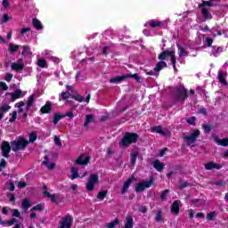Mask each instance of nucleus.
Wrapping results in <instances>:
<instances>
[{"label":"nucleus","mask_w":228,"mask_h":228,"mask_svg":"<svg viewBox=\"0 0 228 228\" xmlns=\"http://www.w3.org/2000/svg\"><path fill=\"white\" fill-rule=\"evenodd\" d=\"M187 186H188V183H186L184 181H181L178 184L179 190H183V188H187Z\"/></svg>","instance_id":"50"},{"label":"nucleus","mask_w":228,"mask_h":228,"mask_svg":"<svg viewBox=\"0 0 228 228\" xmlns=\"http://www.w3.org/2000/svg\"><path fill=\"white\" fill-rule=\"evenodd\" d=\"M221 53H224V47L216 45L210 46L211 56H215L216 58V56H220Z\"/></svg>","instance_id":"14"},{"label":"nucleus","mask_w":228,"mask_h":228,"mask_svg":"<svg viewBox=\"0 0 228 228\" xmlns=\"http://www.w3.org/2000/svg\"><path fill=\"white\" fill-rule=\"evenodd\" d=\"M32 23H33L34 28H36V29L40 30V29L44 28V27H42V21H40L37 19H33Z\"/></svg>","instance_id":"30"},{"label":"nucleus","mask_w":228,"mask_h":228,"mask_svg":"<svg viewBox=\"0 0 228 228\" xmlns=\"http://www.w3.org/2000/svg\"><path fill=\"white\" fill-rule=\"evenodd\" d=\"M179 204H181V201L179 200L174 201L171 208V213H175V215H179Z\"/></svg>","instance_id":"25"},{"label":"nucleus","mask_w":228,"mask_h":228,"mask_svg":"<svg viewBox=\"0 0 228 228\" xmlns=\"http://www.w3.org/2000/svg\"><path fill=\"white\" fill-rule=\"evenodd\" d=\"M134 227V220L133 219V216L128 215L125 218V226L124 228H133Z\"/></svg>","instance_id":"19"},{"label":"nucleus","mask_w":228,"mask_h":228,"mask_svg":"<svg viewBox=\"0 0 228 228\" xmlns=\"http://www.w3.org/2000/svg\"><path fill=\"white\" fill-rule=\"evenodd\" d=\"M136 142H138V134L126 132L121 139L119 145L121 147H129V145L136 143Z\"/></svg>","instance_id":"3"},{"label":"nucleus","mask_w":228,"mask_h":228,"mask_svg":"<svg viewBox=\"0 0 228 228\" xmlns=\"http://www.w3.org/2000/svg\"><path fill=\"white\" fill-rule=\"evenodd\" d=\"M175 98L178 102H183L188 99V91L184 88V86H180L176 88Z\"/></svg>","instance_id":"8"},{"label":"nucleus","mask_w":228,"mask_h":228,"mask_svg":"<svg viewBox=\"0 0 228 228\" xmlns=\"http://www.w3.org/2000/svg\"><path fill=\"white\" fill-rule=\"evenodd\" d=\"M206 44H207L208 47H211V45L213 44V39L211 37H206Z\"/></svg>","instance_id":"60"},{"label":"nucleus","mask_w":228,"mask_h":228,"mask_svg":"<svg viewBox=\"0 0 228 228\" xmlns=\"http://www.w3.org/2000/svg\"><path fill=\"white\" fill-rule=\"evenodd\" d=\"M21 208L24 211H28V209L31 208V202H29V200H23V201L21 202Z\"/></svg>","instance_id":"31"},{"label":"nucleus","mask_w":228,"mask_h":228,"mask_svg":"<svg viewBox=\"0 0 228 228\" xmlns=\"http://www.w3.org/2000/svg\"><path fill=\"white\" fill-rule=\"evenodd\" d=\"M202 128L204 129V132H205L207 134H209V133H211V126H210L209 125L203 124V125H202Z\"/></svg>","instance_id":"45"},{"label":"nucleus","mask_w":228,"mask_h":228,"mask_svg":"<svg viewBox=\"0 0 228 228\" xmlns=\"http://www.w3.org/2000/svg\"><path fill=\"white\" fill-rule=\"evenodd\" d=\"M17 120V111L12 112V118L9 119V122H15Z\"/></svg>","instance_id":"58"},{"label":"nucleus","mask_w":228,"mask_h":228,"mask_svg":"<svg viewBox=\"0 0 228 228\" xmlns=\"http://www.w3.org/2000/svg\"><path fill=\"white\" fill-rule=\"evenodd\" d=\"M43 210H44V205L42 204H38L30 209V211H43Z\"/></svg>","instance_id":"46"},{"label":"nucleus","mask_w":228,"mask_h":228,"mask_svg":"<svg viewBox=\"0 0 228 228\" xmlns=\"http://www.w3.org/2000/svg\"><path fill=\"white\" fill-rule=\"evenodd\" d=\"M133 183V178H128L123 184V188L121 190V195H126V191L129 190L131 183Z\"/></svg>","instance_id":"23"},{"label":"nucleus","mask_w":228,"mask_h":228,"mask_svg":"<svg viewBox=\"0 0 228 228\" xmlns=\"http://www.w3.org/2000/svg\"><path fill=\"white\" fill-rule=\"evenodd\" d=\"M52 61H53V63H55V65H58V63H60L61 60L58 57H51Z\"/></svg>","instance_id":"63"},{"label":"nucleus","mask_w":228,"mask_h":228,"mask_svg":"<svg viewBox=\"0 0 228 228\" xmlns=\"http://www.w3.org/2000/svg\"><path fill=\"white\" fill-rule=\"evenodd\" d=\"M28 143H29V142L26 141L24 138H20L12 142L11 146L8 142L4 141L3 142L1 146L2 154L4 158H10V151H13V152L23 151V149H26V147H28Z\"/></svg>","instance_id":"1"},{"label":"nucleus","mask_w":228,"mask_h":228,"mask_svg":"<svg viewBox=\"0 0 228 228\" xmlns=\"http://www.w3.org/2000/svg\"><path fill=\"white\" fill-rule=\"evenodd\" d=\"M51 158H53V154L45 156V159L42 162V165L46 167V168H48V170H54L56 164H54L53 162H49V161H51Z\"/></svg>","instance_id":"13"},{"label":"nucleus","mask_w":228,"mask_h":228,"mask_svg":"<svg viewBox=\"0 0 228 228\" xmlns=\"http://www.w3.org/2000/svg\"><path fill=\"white\" fill-rule=\"evenodd\" d=\"M127 77H133L134 79H135L136 81H140V77L138 76V74H134V75H123L120 77H116L114 78H111L110 80V83H120V81H124V79H127Z\"/></svg>","instance_id":"12"},{"label":"nucleus","mask_w":228,"mask_h":228,"mask_svg":"<svg viewBox=\"0 0 228 228\" xmlns=\"http://www.w3.org/2000/svg\"><path fill=\"white\" fill-rule=\"evenodd\" d=\"M216 216V212H215V211L209 212L207 215V220H208V222H211V220H213Z\"/></svg>","instance_id":"43"},{"label":"nucleus","mask_w":228,"mask_h":228,"mask_svg":"<svg viewBox=\"0 0 228 228\" xmlns=\"http://www.w3.org/2000/svg\"><path fill=\"white\" fill-rule=\"evenodd\" d=\"M152 131L153 133H158L159 134H161V136H167V132L163 131V129L159 126H153Z\"/></svg>","instance_id":"29"},{"label":"nucleus","mask_w":228,"mask_h":228,"mask_svg":"<svg viewBox=\"0 0 228 228\" xmlns=\"http://www.w3.org/2000/svg\"><path fill=\"white\" fill-rule=\"evenodd\" d=\"M220 4V0H209V1H202V3L199 5L201 8V13L205 20L208 19H211V12L206 8V6H218Z\"/></svg>","instance_id":"2"},{"label":"nucleus","mask_w":228,"mask_h":228,"mask_svg":"<svg viewBox=\"0 0 228 228\" xmlns=\"http://www.w3.org/2000/svg\"><path fill=\"white\" fill-rule=\"evenodd\" d=\"M18 109H19V113H22L24 111V110L22 108H24V106H26V104L24 103V102H20L17 103Z\"/></svg>","instance_id":"48"},{"label":"nucleus","mask_w":228,"mask_h":228,"mask_svg":"<svg viewBox=\"0 0 228 228\" xmlns=\"http://www.w3.org/2000/svg\"><path fill=\"white\" fill-rule=\"evenodd\" d=\"M167 68V62L161 61L157 63L156 67L154 68L155 72H159L163 70V69Z\"/></svg>","instance_id":"26"},{"label":"nucleus","mask_w":228,"mask_h":228,"mask_svg":"<svg viewBox=\"0 0 228 228\" xmlns=\"http://www.w3.org/2000/svg\"><path fill=\"white\" fill-rule=\"evenodd\" d=\"M192 204H194V206L199 208V206H201L202 204V200H199V199L193 200Z\"/></svg>","instance_id":"56"},{"label":"nucleus","mask_w":228,"mask_h":228,"mask_svg":"<svg viewBox=\"0 0 228 228\" xmlns=\"http://www.w3.org/2000/svg\"><path fill=\"white\" fill-rule=\"evenodd\" d=\"M214 141L217 145H221V147H227L228 146V139H220L216 135H213Z\"/></svg>","instance_id":"20"},{"label":"nucleus","mask_w":228,"mask_h":228,"mask_svg":"<svg viewBox=\"0 0 228 228\" xmlns=\"http://www.w3.org/2000/svg\"><path fill=\"white\" fill-rule=\"evenodd\" d=\"M195 120H197L195 117H191L187 119V124H190L191 126H195Z\"/></svg>","instance_id":"53"},{"label":"nucleus","mask_w":228,"mask_h":228,"mask_svg":"<svg viewBox=\"0 0 228 228\" xmlns=\"http://www.w3.org/2000/svg\"><path fill=\"white\" fill-rule=\"evenodd\" d=\"M154 181H156L154 176H150V180L142 181L139 183H136V185H135L136 193H140V191H144L146 190V188H151V186H152V184H154Z\"/></svg>","instance_id":"5"},{"label":"nucleus","mask_w":228,"mask_h":228,"mask_svg":"<svg viewBox=\"0 0 228 228\" xmlns=\"http://www.w3.org/2000/svg\"><path fill=\"white\" fill-rule=\"evenodd\" d=\"M7 224H8V225H13V224H17V219L12 218L11 220H9L7 222Z\"/></svg>","instance_id":"64"},{"label":"nucleus","mask_w":228,"mask_h":228,"mask_svg":"<svg viewBox=\"0 0 228 228\" xmlns=\"http://www.w3.org/2000/svg\"><path fill=\"white\" fill-rule=\"evenodd\" d=\"M5 81H7V83H10V81H12V79H13V74L12 73H7L5 75V77H4Z\"/></svg>","instance_id":"54"},{"label":"nucleus","mask_w":228,"mask_h":228,"mask_svg":"<svg viewBox=\"0 0 228 228\" xmlns=\"http://www.w3.org/2000/svg\"><path fill=\"white\" fill-rule=\"evenodd\" d=\"M53 111V103L46 102V103L40 109V113L43 115L45 113H51Z\"/></svg>","instance_id":"17"},{"label":"nucleus","mask_w":228,"mask_h":228,"mask_svg":"<svg viewBox=\"0 0 228 228\" xmlns=\"http://www.w3.org/2000/svg\"><path fill=\"white\" fill-rule=\"evenodd\" d=\"M90 162V157L86 155H81L77 159V165H88Z\"/></svg>","instance_id":"21"},{"label":"nucleus","mask_w":228,"mask_h":228,"mask_svg":"<svg viewBox=\"0 0 228 228\" xmlns=\"http://www.w3.org/2000/svg\"><path fill=\"white\" fill-rule=\"evenodd\" d=\"M155 220L156 222H161L163 220V212L161 210H158Z\"/></svg>","instance_id":"41"},{"label":"nucleus","mask_w":228,"mask_h":228,"mask_svg":"<svg viewBox=\"0 0 228 228\" xmlns=\"http://www.w3.org/2000/svg\"><path fill=\"white\" fill-rule=\"evenodd\" d=\"M6 97H10L11 101L13 102L14 101H17V99H21V97H24L26 95V92L16 89L13 93H6Z\"/></svg>","instance_id":"11"},{"label":"nucleus","mask_w":228,"mask_h":228,"mask_svg":"<svg viewBox=\"0 0 228 228\" xmlns=\"http://www.w3.org/2000/svg\"><path fill=\"white\" fill-rule=\"evenodd\" d=\"M61 97L62 99H64V101H66V99H69V97H70V94L69 92H62Z\"/></svg>","instance_id":"57"},{"label":"nucleus","mask_w":228,"mask_h":228,"mask_svg":"<svg viewBox=\"0 0 228 228\" xmlns=\"http://www.w3.org/2000/svg\"><path fill=\"white\" fill-rule=\"evenodd\" d=\"M44 197H46V199H50L52 200V202H58V200H60V199H61V196L60 194H51L49 193V191H45L43 192Z\"/></svg>","instance_id":"15"},{"label":"nucleus","mask_w":228,"mask_h":228,"mask_svg":"<svg viewBox=\"0 0 228 228\" xmlns=\"http://www.w3.org/2000/svg\"><path fill=\"white\" fill-rule=\"evenodd\" d=\"M12 70H15L16 72H20L24 69V62L22 60H20L18 62H12L11 64Z\"/></svg>","instance_id":"16"},{"label":"nucleus","mask_w":228,"mask_h":228,"mask_svg":"<svg viewBox=\"0 0 228 228\" xmlns=\"http://www.w3.org/2000/svg\"><path fill=\"white\" fill-rule=\"evenodd\" d=\"M0 90L2 92H6L8 90V86L4 82H0Z\"/></svg>","instance_id":"49"},{"label":"nucleus","mask_w":228,"mask_h":228,"mask_svg":"<svg viewBox=\"0 0 228 228\" xmlns=\"http://www.w3.org/2000/svg\"><path fill=\"white\" fill-rule=\"evenodd\" d=\"M12 17H10L8 14H4L2 18V22L6 23L8 20H11Z\"/></svg>","instance_id":"55"},{"label":"nucleus","mask_w":228,"mask_h":228,"mask_svg":"<svg viewBox=\"0 0 228 228\" xmlns=\"http://www.w3.org/2000/svg\"><path fill=\"white\" fill-rule=\"evenodd\" d=\"M9 110H10V106L3 105L0 107V113H5V111H8Z\"/></svg>","instance_id":"52"},{"label":"nucleus","mask_w":228,"mask_h":228,"mask_svg":"<svg viewBox=\"0 0 228 228\" xmlns=\"http://www.w3.org/2000/svg\"><path fill=\"white\" fill-rule=\"evenodd\" d=\"M54 143L55 145H58V147L61 146V142L60 141V137L58 136L54 137Z\"/></svg>","instance_id":"61"},{"label":"nucleus","mask_w":228,"mask_h":228,"mask_svg":"<svg viewBox=\"0 0 228 228\" xmlns=\"http://www.w3.org/2000/svg\"><path fill=\"white\" fill-rule=\"evenodd\" d=\"M215 168L216 170H220V168H222V165L215 162H208L207 164H205L206 170H213Z\"/></svg>","instance_id":"18"},{"label":"nucleus","mask_w":228,"mask_h":228,"mask_svg":"<svg viewBox=\"0 0 228 228\" xmlns=\"http://www.w3.org/2000/svg\"><path fill=\"white\" fill-rule=\"evenodd\" d=\"M167 56H170L171 58V63L173 65V69L175 70V72H177V68L175 67V63H176V60H175V52L174 51H169L167 50L165 52H162L159 55V60H167Z\"/></svg>","instance_id":"6"},{"label":"nucleus","mask_w":228,"mask_h":228,"mask_svg":"<svg viewBox=\"0 0 228 228\" xmlns=\"http://www.w3.org/2000/svg\"><path fill=\"white\" fill-rule=\"evenodd\" d=\"M168 20L159 21L158 20H151L147 21L144 26H150V28H165L168 24Z\"/></svg>","instance_id":"10"},{"label":"nucleus","mask_w":228,"mask_h":228,"mask_svg":"<svg viewBox=\"0 0 228 228\" xmlns=\"http://www.w3.org/2000/svg\"><path fill=\"white\" fill-rule=\"evenodd\" d=\"M63 118V116L60 115V114H54L53 115V124H58L61 118Z\"/></svg>","instance_id":"42"},{"label":"nucleus","mask_w":228,"mask_h":228,"mask_svg":"<svg viewBox=\"0 0 228 228\" xmlns=\"http://www.w3.org/2000/svg\"><path fill=\"white\" fill-rule=\"evenodd\" d=\"M138 159V151H134L131 152V165L134 167L136 165V159Z\"/></svg>","instance_id":"28"},{"label":"nucleus","mask_w":228,"mask_h":228,"mask_svg":"<svg viewBox=\"0 0 228 228\" xmlns=\"http://www.w3.org/2000/svg\"><path fill=\"white\" fill-rule=\"evenodd\" d=\"M22 49H23V51L21 53L22 56H29V55H31V48H29L28 45H23Z\"/></svg>","instance_id":"33"},{"label":"nucleus","mask_w":228,"mask_h":228,"mask_svg":"<svg viewBox=\"0 0 228 228\" xmlns=\"http://www.w3.org/2000/svg\"><path fill=\"white\" fill-rule=\"evenodd\" d=\"M176 46L178 48L179 58H183V56H188V54H190V53H188V51H186L185 46H183L182 45H179V44H177Z\"/></svg>","instance_id":"22"},{"label":"nucleus","mask_w":228,"mask_h":228,"mask_svg":"<svg viewBox=\"0 0 228 228\" xmlns=\"http://www.w3.org/2000/svg\"><path fill=\"white\" fill-rule=\"evenodd\" d=\"M168 190H165L161 194H160V199L161 200H167V195H168Z\"/></svg>","instance_id":"51"},{"label":"nucleus","mask_w":228,"mask_h":228,"mask_svg":"<svg viewBox=\"0 0 228 228\" xmlns=\"http://www.w3.org/2000/svg\"><path fill=\"white\" fill-rule=\"evenodd\" d=\"M118 224H120V221L118 220V218H116L114 221H112L110 223H107L106 227L107 228H116L117 225H118Z\"/></svg>","instance_id":"32"},{"label":"nucleus","mask_w":228,"mask_h":228,"mask_svg":"<svg viewBox=\"0 0 228 228\" xmlns=\"http://www.w3.org/2000/svg\"><path fill=\"white\" fill-rule=\"evenodd\" d=\"M37 132H35V131L31 132L28 135L29 143H33V142H37Z\"/></svg>","instance_id":"36"},{"label":"nucleus","mask_w":228,"mask_h":228,"mask_svg":"<svg viewBox=\"0 0 228 228\" xmlns=\"http://www.w3.org/2000/svg\"><path fill=\"white\" fill-rule=\"evenodd\" d=\"M86 79V73L85 71H78L76 76V81H85Z\"/></svg>","instance_id":"27"},{"label":"nucleus","mask_w":228,"mask_h":228,"mask_svg":"<svg viewBox=\"0 0 228 228\" xmlns=\"http://www.w3.org/2000/svg\"><path fill=\"white\" fill-rule=\"evenodd\" d=\"M99 183V175L98 174H92L89 175L87 179V183L86 184V188L87 191H94L95 190V184Z\"/></svg>","instance_id":"7"},{"label":"nucleus","mask_w":228,"mask_h":228,"mask_svg":"<svg viewBox=\"0 0 228 228\" xmlns=\"http://www.w3.org/2000/svg\"><path fill=\"white\" fill-rule=\"evenodd\" d=\"M11 213L12 216H15L16 218H20V212H19V209H12Z\"/></svg>","instance_id":"47"},{"label":"nucleus","mask_w":228,"mask_h":228,"mask_svg":"<svg viewBox=\"0 0 228 228\" xmlns=\"http://www.w3.org/2000/svg\"><path fill=\"white\" fill-rule=\"evenodd\" d=\"M199 136H200V131L199 129H195L190 135L184 134L183 140L189 147H194L195 142H197V138H199Z\"/></svg>","instance_id":"4"},{"label":"nucleus","mask_w":228,"mask_h":228,"mask_svg":"<svg viewBox=\"0 0 228 228\" xmlns=\"http://www.w3.org/2000/svg\"><path fill=\"white\" fill-rule=\"evenodd\" d=\"M107 195H108V191L106 190L101 191L100 192H98L97 199L98 200H104Z\"/></svg>","instance_id":"37"},{"label":"nucleus","mask_w":228,"mask_h":228,"mask_svg":"<svg viewBox=\"0 0 228 228\" xmlns=\"http://www.w3.org/2000/svg\"><path fill=\"white\" fill-rule=\"evenodd\" d=\"M94 120V115L92 114H87L86 116V121L84 123V127H88V125L90 124V122H92Z\"/></svg>","instance_id":"35"},{"label":"nucleus","mask_w":228,"mask_h":228,"mask_svg":"<svg viewBox=\"0 0 228 228\" xmlns=\"http://www.w3.org/2000/svg\"><path fill=\"white\" fill-rule=\"evenodd\" d=\"M71 180L74 181V179H77L79 177V174L77 173V167L71 168Z\"/></svg>","instance_id":"39"},{"label":"nucleus","mask_w":228,"mask_h":228,"mask_svg":"<svg viewBox=\"0 0 228 228\" xmlns=\"http://www.w3.org/2000/svg\"><path fill=\"white\" fill-rule=\"evenodd\" d=\"M73 222L74 218L72 217V216H63L59 223V228H70L72 227Z\"/></svg>","instance_id":"9"},{"label":"nucleus","mask_w":228,"mask_h":228,"mask_svg":"<svg viewBox=\"0 0 228 228\" xmlns=\"http://www.w3.org/2000/svg\"><path fill=\"white\" fill-rule=\"evenodd\" d=\"M153 167L156 169L157 172H161L163 168H165V165L161 163L159 159L153 162Z\"/></svg>","instance_id":"24"},{"label":"nucleus","mask_w":228,"mask_h":228,"mask_svg":"<svg viewBox=\"0 0 228 228\" xmlns=\"http://www.w3.org/2000/svg\"><path fill=\"white\" fill-rule=\"evenodd\" d=\"M37 65L41 69H47V61L45 59H38Z\"/></svg>","instance_id":"38"},{"label":"nucleus","mask_w":228,"mask_h":228,"mask_svg":"<svg viewBox=\"0 0 228 228\" xmlns=\"http://www.w3.org/2000/svg\"><path fill=\"white\" fill-rule=\"evenodd\" d=\"M95 61L94 57H90L88 59H83L82 63H86V61L94 62Z\"/></svg>","instance_id":"62"},{"label":"nucleus","mask_w":228,"mask_h":228,"mask_svg":"<svg viewBox=\"0 0 228 228\" xmlns=\"http://www.w3.org/2000/svg\"><path fill=\"white\" fill-rule=\"evenodd\" d=\"M4 167H6V160L2 159V160L0 162V172H3V168H4Z\"/></svg>","instance_id":"59"},{"label":"nucleus","mask_w":228,"mask_h":228,"mask_svg":"<svg viewBox=\"0 0 228 228\" xmlns=\"http://www.w3.org/2000/svg\"><path fill=\"white\" fill-rule=\"evenodd\" d=\"M218 79L222 85H227V81L224 78V73L222 71H218Z\"/></svg>","instance_id":"40"},{"label":"nucleus","mask_w":228,"mask_h":228,"mask_svg":"<svg viewBox=\"0 0 228 228\" xmlns=\"http://www.w3.org/2000/svg\"><path fill=\"white\" fill-rule=\"evenodd\" d=\"M19 47H20V45L9 44V48H8L9 53H17L19 51Z\"/></svg>","instance_id":"34"},{"label":"nucleus","mask_w":228,"mask_h":228,"mask_svg":"<svg viewBox=\"0 0 228 228\" xmlns=\"http://www.w3.org/2000/svg\"><path fill=\"white\" fill-rule=\"evenodd\" d=\"M33 102H35V96L31 95L28 98V103H27V108L29 109L31 106H33Z\"/></svg>","instance_id":"44"}]
</instances>
